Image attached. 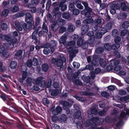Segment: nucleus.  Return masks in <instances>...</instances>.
I'll list each match as a JSON object with an SVG mask.
<instances>
[{"mask_svg":"<svg viewBox=\"0 0 129 129\" xmlns=\"http://www.w3.org/2000/svg\"><path fill=\"white\" fill-rule=\"evenodd\" d=\"M111 82L112 83H114L116 84L119 86H121L123 85L120 80L113 77L111 78Z\"/></svg>","mask_w":129,"mask_h":129,"instance_id":"nucleus-18","label":"nucleus"},{"mask_svg":"<svg viewBox=\"0 0 129 129\" xmlns=\"http://www.w3.org/2000/svg\"><path fill=\"white\" fill-rule=\"evenodd\" d=\"M55 106H53L51 108L52 113L54 115H57L61 113L62 111V108L60 106H57L55 109Z\"/></svg>","mask_w":129,"mask_h":129,"instance_id":"nucleus-8","label":"nucleus"},{"mask_svg":"<svg viewBox=\"0 0 129 129\" xmlns=\"http://www.w3.org/2000/svg\"><path fill=\"white\" fill-rule=\"evenodd\" d=\"M118 112L117 110L116 109H114L113 111L111 112V115H115L114 116L117 115L118 117L119 118L120 120H122L121 119L125 120L126 119L127 117L125 112L123 111H122L121 112L120 117L119 116V114H118Z\"/></svg>","mask_w":129,"mask_h":129,"instance_id":"nucleus-3","label":"nucleus"},{"mask_svg":"<svg viewBox=\"0 0 129 129\" xmlns=\"http://www.w3.org/2000/svg\"><path fill=\"white\" fill-rule=\"evenodd\" d=\"M50 92L51 95L52 96H55L58 95L59 93V91L58 90H52Z\"/></svg>","mask_w":129,"mask_h":129,"instance_id":"nucleus-37","label":"nucleus"},{"mask_svg":"<svg viewBox=\"0 0 129 129\" xmlns=\"http://www.w3.org/2000/svg\"><path fill=\"white\" fill-rule=\"evenodd\" d=\"M119 34L118 30L116 29H114L112 31V35L113 37H115L117 36Z\"/></svg>","mask_w":129,"mask_h":129,"instance_id":"nucleus-42","label":"nucleus"},{"mask_svg":"<svg viewBox=\"0 0 129 129\" xmlns=\"http://www.w3.org/2000/svg\"><path fill=\"white\" fill-rule=\"evenodd\" d=\"M75 28V26L73 25L70 24L68 25L67 29L69 32H73Z\"/></svg>","mask_w":129,"mask_h":129,"instance_id":"nucleus-26","label":"nucleus"},{"mask_svg":"<svg viewBox=\"0 0 129 129\" xmlns=\"http://www.w3.org/2000/svg\"><path fill=\"white\" fill-rule=\"evenodd\" d=\"M113 105L114 106L119 108L120 109L124 108V109L123 111L125 112L126 115H129V109L126 108V105L125 104H118L114 103L113 104Z\"/></svg>","mask_w":129,"mask_h":129,"instance_id":"nucleus-11","label":"nucleus"},{"mask_svg":"<svg viewBox=\"0 0 129 129\" xmlns=\"http://www.w3.org/2000/svg\"><path fill=\"white\" fill-rule=\"evenodd\" d=\"M67 37L65 35L62 36L60 38L59 40V42L60 43L64 44L66 41L67 39Z\"/></svg>","mask_w":129,"mask_h":129,"instance_id":"nucleus-24","label":"nucleus"},{"mask_svg":"<svg viewBox=\"0 0 129 129\" xmlns=\"http://www.w3.org/2000/svg\"><path fill=\"white\" fill-rule=\"evenodd\" d=\"M16 29L19 31H21L23 29V26L18 22L15 21V22Z\"/></svg>","mask_w":129,"mask_h":129,"instance_id":"nucleus-19","label":"nucleus"},{"mask_svg":"<svg viewBox=\"0 0 129 129\" xmlns=\"http://www.w3.org/2000/svg\"><path fill=\"white\" fill-rule=\"evenodd\" d=\"M32 63L31 60L29 59L27 61L26 65L29 67H31L33 65Z\"/></svg>","mask_w":129,"mask_h":129,"instance_id":"nucleus-61","label":"nucleus"},{"mask_svg":"<svg viewBox=\"0 0 129 129\" xmlns=\"http://www.w3.org/2000/svg\"><path fill=\"white\" fill-rule=\"evenodd\" d=\"M113 49L114 50L115 55L118 58H120V53L118 51V50H117L118 49L116 48L115 47H113Z\"/></svg>","mask_w":129,"mask_h":129,"instance_id":"nucleus-31","label":"nucleus"},{"mask_svg":"<svg viewBox=\"0 0 129 129\" xmlns=\"http://www.w3.org/2000/svg\"><path fill=\"white\" fill-rule=\"evenodd\" d=\"M62 104L63 108L66 111L67 113L68 114L71 113L69 109L70 105L69 103L66 101H63L62 102Z\"/></svg>","mask_w":129,"mask_h":129,"instance_id":"nucleus-13","label":"nucleus"},{"mask_svg":"<svg viewBox=\"0 0 129 129\" xmlns=\"http://www.w3.org/2000/svg\"><path fill=\"white\" fill-rule=\"evenodd\" d=\"M97 48L95 49V53L93 56H88L87 57V60L88 63L91 61L92 65L95 66L97 64Z\"/></svg>","mask_w":129,"mask_h":129,"instance_id":"nucleus-4","label":"nucleus"},{"mask_svg":"<svg viewBox=\"0 0 129 129\" xmlns=\"http://www.w3.org/2000/svg\"><path fill=\"white\" fill-rule=\"evenodd\" d=\"M91 78L93 80L95 77V74H97V68H95V72L92 71L91 72Z\"/></svg>","mask_w":129,"mask_h":129,"instance_id":"nucleus-45","label":"nucleus"},{"mask_svg":"<svg viewBox=\"0 0 129 129\" xmlns=\"http://www.w3.org/2000/svg\"><path fill=\"white\" fill-rule=\"evenodd\" d=\"M93 66L91 65H86L85 67V69L89 70H93L94 68Z\"/></svg>","mask_w":129,"mask_h":129,"instance_id":"nucleus-63","label":"nucleus"},{"mask_svg":"<svg viewBox=\"0 0 129 129\" xmlns=\"http://www.w3.org/2000/svg\"><path fill=\"white\" fill-rule=\"evenodd\" d=\"M2 53V56L5 58L8 57L9 55V53L7 52V50Z\"/></svg>","mask_w":129,"mask_h":129,"instance_id":"nucleus-62","label":"nucleus"},{"mask_svg":"<svg viewBox=\"0 0 129 129\" xmlns=\"http://www.w3.org/2000/svg\"><path fill=\"white\" fill-rule=\"evenodd\" d=\"M128 30L126 29H124L120 32V36L121 37H123L128 32Z\"/></svg>","mask_w":129,"mask_h":129,"instance_id":"nucleus-51","label":"nucleus"},{"mask_svg":"<svg viewBox=\"0 0 129 129\" xmlns=\"http://www.w3.org/2000/svg\"><path fill=\"white\" fill-rule=\"evenodd\" d=\"M70 14L68 12L62 14V16L63 18L68 19L70 18Z\"/></svg>","mask_w":129,"mask_h":129,"instance_id":"nucleus-43","label":"nucleus"},{"mask_svg":"<svg viewBox=\"0 0 129 129\" xmlns=\"http://www.w3.org/2000/svg\"><path fill=\"white\" fill-rule=\"evenodd\" d=\"M7 104L8 105L10 106L9 109L15 113H17L18 112V109L16 108L11 106V104L9 102H8L7 103Z\"/></svg>","mask_w":129,"mask_h":129,"instance_id":"nucleus-22","label":"nucleus"},{"mask_svg":"<svg viewBox=\"0 0 129 129\" xmlns=\"http://www.w3.org/2000/svg\"><path fill=\"white\" fill-rule=\"evenodd\" d=\"M42 101L43 104L45 105H48L50 103L49 101L46 98H44L43 99Z\"/></svg>","mask_w":129,"mask_h":129,"instance_id":"nucleus-55","label":"nucleus"},{"mask_svg":"<svg viewBox=\"0 0 129 129\" xmlns=\"http://www.w3.org/2000/svg\"><path fill=\"white\" fill-rule=\"evenodd\" d=\"M65 58L64 57H62L60 59H58L56 62V65L58 67H61L63 65L64 62H66Z\"/></svg>","mask_w":129,"mask_h":129,"instance_id":"nucleus-17","label":"nucleus"},{"mask_svg":"<svg viewBox=\"0 0 129 129\" xmlns=\"http://www.w3.org/2000/svg\"><path fill=\"white\" fill-rule=\"evenodd\" d=\"M33 20V17L30 18H25V22L28 24H24L25 28L27 29H29L31 27V24H30Z\"/></svg>","mask_w":129,"mask_h":129,"instance_id":"nucleus-12","label":"nucleus"},{"mask_svg":"<svg viewBox=\"0 0 129 129\" xmlns=\"http://www.w3.org/2000/svg\"><path fill=\"white\" fill-rule=\"evenodd\" d=\"M100 65L103 67H105L106 66L107 64L106 61L103 59H101L99 61Z\"/></svg>","mask_w":129,"mask_h":129,"instance_id":"nucleus-25","label":"nucleus"},{"mask_svg":"<svg viewBox=\"0 0 129 129\" xmlns=\"http://www.w3.org/2000/svg\"><path fill=\"white\" fill-rule=\"evenodd\" d=\"M22 53L23 51L21 50L16 51H15V57H17L21 56Z\"/></svg>","mask_w":129,"mask_h":129,"instance_id":"nucleus-36","label":"nucleus"},{"mask_svg":"<svg viewBox=\"0 0 129 129\" xmlns=\"http://www.w3.org/2000/svg\"><path fill=\"white\" fill-rule=\"evenodd\" d=\"M66 30V28L64 26L60 27L59 29V33L62 34L65 32Z\"/></svg>","mask_w":129,"mask_h":129,"instance_id":"nucleus-56","label":"nucleus"},{"mask_svg":"<svg viewBox=\"0 0 129 129\" xmlns=\"http://www.w3.org/2000/svg\"><path fill=\"white\" fill-rule=\"evenodd\" d=\"M89 28V26L87 24L83 25L81 28V33L82 35H85L88 31Z\"/></svg>","mask_w":129,"mask_h":129,"instance_id":"nucleus-16","label":"nucleus"},{"mask_svg":"<svg viewBox=\"0 0 129 129\" xmlns=\"http://www.w3.org/2000/svg\"><path fill=\"white\" fill-rule=\"evenodd\" d=\"M93 19L91 18H89L87 19H86L84 21V22L85 23L89 24L91 23V24L92 25V26H94L92 25V23L93 22H95L96 20H95L94 21H92Z\"/></svg>","mask_w":129,"mask_h":129,"instance_id":"nucleus-33","label":"nucleus"},{"mask_svg":"<svg viewBox=\"0 0 129 129\" xmlns=\"http://www.w3.org/2000/svg\"><path fill=\"white\" fill-rule=\"evenodd\" d=\"M120 7L122 10L129 13V4L126 1H123L121 3Z\"/></svg>","mask_w":129,"mask_h":129,"instance_id":"nucleus-9","label":"nucleus"},{"mask_svg":"<svg viewBox=\"0 0 129 129\" xmlns=\"http://www.w3.org/2000/svg\"><path fill=\"white\" fill-rule=\"evenodd\" d=\"M80 94L82 95L85 96H94L95 95V94L94 93L90 92V89L87 88L86 89V91H81L80 92Z\"/></svg>","mask_w":129,"mask_h":129,"instance_id":"nucleus-15","label":"nucleus"},{"mask_svg":"<svg viewBox=\"0 0 129 129\" xmlns=\"http://www.w3.org/2000/svg\"><path fill=\"white\" fill-rule=\"evenodd\" d=\"M32 80V79L31 77H29L26 79V82L29 86H30L31 85Z\"/></svg>","mask_w":129,"mask_h":129,"instance_id":"nucleus-52","label":"nucleus"},{"mask_svg":"<svg viewBox=\"0 0 129 129\" xmlns=\"http://www.w3.org/2000/svg\"><path fill=\"white\" fill-rule=\"evenodd\" d=\"M99 115L100 116H103L105 115L106 113V111H105L104 109L102 111H100L98 113Z\"/></svg>","mask_w":129,"mask_h":129,"instance_id":"nucleus-60","label":"nucleus"},{"mask_svg":"<svg viewBox=\"0 0 129 129\" xmlns=\"http://www.w3.org/2000/svg\"><path fill=\"white\" fill-rule=\"evenodd\" d=\"M83 40L81 38H79L78 39L77 42V44L78 46H81L83 43Z\"/></svg>","mask_w":129,"mask_h":129,"instance_id":"nucleus-47","label":"nucleus"},{"mask_svg":"<svg viewBox=\"0 0 129 129\" xmlns=\"http://www.w3.org/2000/svg\"><path fill=\"white\" fill-rule=\"evenodd\" d=\"M67 50L68 52H71L70 54V61H71L76 56V54L78 53V48L75 46H73L67 48Z\"/></svg>","mask_w":129,"mask_h":129,"instance_id":"nucleus-2","label":"nucleus"},{"mask_svg":"<svg viewBox=\"0 0 129 129\" xmlns=\"http://www.w3.org/2000/svg\"><path fill=\"white\" fill-rule=\"evenodd\" d=\"M17 66V63L15 61H11L10 64V67L12 69L15 68Z\"/></svg>","mask_w":129,"mask_h":129,"instance_id":"nucleus-27","label":"nucleus"},{"mask_svg":"<svg viewBox=\"0 0 129 129\" xmlns=\"http://www.w3.org/2000/svg\"><path fill=\"white\" fill-rule=\"evenodd\" d=\"M129 100V95L123 96L120 98V100L122 102H126Z\"/></svg>","mask_w":129,"mask_h":129,"instance_id":"nucleus-35","label":"nucleus"},{"mask_svg":"<svg viewBox=\"0 0 129 129\" xmlns=\"http://www.w3.org/2000/svg\"><path fill=\"white\" fill-rule=\"evenodd\" d=\"M82 80L86 83H89L90 81V78L89 77H85L84 76H82Z\"/></svg>","mask_w":129,"mask_h":129,"instance_id":"nucleus-32","label":"nucleus"},{"mask_svg":"<svg viewBox=\"0 0 129 129\" xmlns=\"http://www.w3.org/2000/svg\"><path fill=\"white\" fill-rule=\"evenodd\" d=\"M49 68V66L48 64L46 63H44L42 65V70L45 72L47 71Z\"/></svg>","mask_w":129,"mask_h":129,"instance_id":"nucleus-28","label":"nucleus"},{"mask_svg":"<svg viewBox=\"0 0 129 129\" xmlns=\"http://www.w3.org/2000/svg\"><path fill=\"white\" fill-rule=\"evenodd\" d=\"M48 47H45L43 50V53L44 54L47 55L49 53H51V51L48 46H47Z\"/></svg>","mask_w":129,"mask_h":129,"instance_id":"nucleus-38","label":"nucleus"},{"mask_svg":"<svg viewBox=\"0 0 129 129\" xmlns=\"http://www.w3.org/2000/svg\"><path fill=\"white\" fill-rule=\"evenodd\" d=\"M43 79L42 77H39L36 79H34V81L36 85H39Z\"/></svg>","mask_w":129,"mask_h":129,"instance_id":"nucleus-30","label":"nucleus"},{"mask_svg":"<svg viewBox=\"0 0 129 129\" xmlns=\"http://www.w3.org/2000/svg\"><path fill=\"white\" fill-rule=\"evenodd\" d=\"M122 26L123 28H124L128 27L129 26V22L127 21L124 22L122 23Z\"/></svg>","mask_w":129,"mask_h":129,"instance_id":"nucleus-49","label":"nucleus"},{"mask_svg":"<svg viewBox=\"0 0 129 129\" xmlns=\"http://www.w3.org/2000/svg\"><path fill=\"white\" fill-rule=\"evenodd\" d=\"M105 120L103 118H99L97 117V125L102 124L104 122Z\"/></svg>","mask_w":129,"mask_h":129,"instance_id":"nucleus-54","label":"nucleus"},{"mask_svg":"<svg viewBox=\"0 0 129 129\" xmlns=\"http://www.w3.org/2000/svg\"><path fill=\"white\" fill-rule=\"evenodd\" d=\"M92 24L94 26V27L92 26V31H89L87 34L89 37H94V32L96 31L97 30V21L92 22Z\"/></svg>","mask_w":129,"mask_h":129,"instance_id":"nucleus-7","label":"nucleus"},{"mask_svg":"<svg viewBox=\"0 0 129 129\" xmlns=\"http://www.w3.org/2000/svg\"><path fill=\"white\" fill-rule=\"evenodd\" d=\"M60 7V10L62 11H64L66 10L67 8V6L66 5L60 4L59 6Z\"/></svg>","mask_w":129,"mask_h":129,"instance_id":"nucleus-48","label":"nucleus"},{"mask_svg":"<svg viewBox=\"0 0 129 129\" xmlns=\"http://www.w3.org/2000/svg\"><path fill=\"white\" fill-rule=\"evenodd\" d=\"M95 37H89L87 40V42L89 44H93L95 40Z\"/></svg>","mask_w":129,"mask_h":129,"instance_id":"nucleus-44","label":"nucleus"},{"mask_svg":"<svg viewBox=\"0 0 129 129\" xmlns=\"http://www.w3.org/2000/svg\"><path fill=\"white\" fill-rule=\"evenodd\" d=\"M9 12V11L8 9H4L1 13V15L3 16L6 17L8 15Z\"/></svg>","mask_w":129,"mask_h":129,"instance_id":"nucleus-34","label":"nucleus"},{"mask_svg":"<svg viewBox=\"0 0 129 129\" xmlns=\"http://www.w3.org/2000/svg\"><path fill=\"white\" fill-rule=\"evenodd\" d=\"M97 39L101 38L103 35L107 31V29L104 27H101L97 25Z\"/></svg>","mask_w":129,"mask_h":129,"instance_id":"nucleus-5","label":"nucleus"},{"mask_svg":"<svg viewBox=\"0 0 129 129\" xmlns=\"http://www.w3.org/2000/svg\"><path fill=\"white\" fill-rule=\"evenodd\" d=\"M104 46L105 49L108 51L110 50L112 48L113 49V45L112 46L108 43L105 44Z\"/></svg>","mask_w":129,"mask_h":129,"instance_id":"nucleus-29","label":"nucleus"},{"mask_svg":"<svg viewBox=\"0 0 129 129\" xmlns=\"http://www.w3.org/2000/svg\"><path fill=\"white\" fill-rule=\"evenodd\" d=\"M75 1L73 2L74 4H76V6L78 9H82L83 8V7L81 4V2L79 0H73Z\"/></svg>","mask_w":129,"mask_h":129,"instance_id":"nucleus-20","label":"nucleus"},{"mask_svg":"<svg viewBox=\"0 0 129 129\" xmlns=\"http://www.w3.org/2000/svg\"><path fill=\"white\" fill-rule=\"evenodd\" d=\"M121 40V38L120 37L118 36L115 37L114 39V41L115 43L113 45V47H115L117 49L119 48L120 47L119 43L120 42Z\"/></svg>","mask_w":129,"mask_h":129,"instance_id":"nucleus-14","label":"nucleus"},{"mask_svg":"<svg viewBox=\"0 0 129 129\" xmlns=\"http://www.w3.org/2000/svg\"><path fill=\"white\" fill-rule=\"evenodd\" d=\"M104 49L103 47H99L97 48V54H101L104 51Z\"/></svg>","mask_w":129,"mask_h":129,"instance_id":"nucleus-59","label":"nucleus"},{"mask_svg":"<svg viewBox=\"0 0 129 129\" xmlns=\"http://www.w3.org/2000/svg\"><path fill=\"white\" fill-rule=\"evenodd\" d=\"M85 9L82 10L81 12L82 15H84L87 17H89L90 16V12L92 11V9L88 6L85 8Z\"/></svg>","mask_w":129,"mask_h":129,"instance_id":"nucleus-10","label":"nucleus"},{"mask_svg":"<svg viewBox=\"0 0 129 129\" xmlns=\"http://www.w3.org/2000/svg\"><path fill=\"white\" fill-rule=\"evenodd\" d=\"M57 42L56 41L53 40H51L50 42V44L46 43V45L48 46L51 51V54H52L54 51L55 47L56 46Z\"/></svg>","mask_w":129,"mask_h":129,"instance_id":"nucleus-6","label":"nucleus"},{"mask_svg":"<svg viewBox=\"0 0 129 129\" xmlns=\"http://www.w3.org/2000/svg\"><path fill=\"white\" fill-rule=\"evenodd\" d=\"M59 7H56L54 8L53 10V12L54 13L55 15L57 16L59 13Z\"/></svg>","mask_w":129,"mask_h":129,"instance_id":"nucleus-40","label":"nucleus"},{"mask_svg":"<svg viewBox=\"0 0 129 129\" xmlns=\"http://www.w3.org/2000/svg\"><path fill=\"white\" fill-rule=\"evenodd\" d=\"M25 15V13L23 12H21L18 13L14 15V17L16 18H18L22 17Z\"/></svg>","mask_w":129,"mask_h":129,"instance_id":"nucleus-39","label":"nucleus"},{"mask_svg":"<svg viewBox=\"0 0 129 129\" xmlns=\"http://www.w3.org/2000/svg\"><path fill=\"white\" fill-rule=\"evenodd\" d=\"M33 62V65L34 66H36L38 64V60L37 58L35 57H34L33 60L32 61Z\"/></svg>","mask_w":129,"mask_h":129,"instance_id":"nucleus-58","label":"nucleus"},{"mask_svg":"<svg viewBox=\"0 0 129 129\" xmlns=\"http://www.w3.org/2000/svg\"><path fill=\"white\" fill-rule=\"evenodd\" d=\"M102 95L106 98H109V94L106 91H103L101 93Z\"/></svg>","mask_w":129,"mask_h":129,"instance_id":"nucleus-50","label":"nucleus"},{"mask_svg":"<svg viewBox=\"0 0 129 129\" xmlns=\"http://www.w3.org/2000/svg\"><path fill=\"white\" fill-rule=\"evenodd\" d=\"M67 119V117L66 115L64 114L61 115L59 117V121L62 123H64Z\"/></svg>","mask_w":129,"mask_h":129,"instance_id":"nucleus-21","label":"nucleus"},{"mask_svg":"<svg viewBox=\"0 0 129 129\" xmlns=\"http://www.w3.org/2000/svg\"><path fill=\"white\" fill-rule=\"evenodd\" d=\"M81 112L78 110L74 114L73 116L74 118L78 119L81 116Z\"/></svg>","mask_w":129,"mask_h":129,"instance_id":"nucleus-23","label":"nucleus"},{"mask_svg":"<svg viewBox=\"0 0 129 129\" xmlns=\"http://www.w3.org/2000/svg\"><path fill=\"white\" fill-rule=\"evenodd\" d=\"M4 37L5 40L8 41H9L11 40V34H8L6 35H4Z\"/></svg>","mask_w":129,"mask_h":129,"instance_id":"nucleus-46","label":"nucleus"},{"mask_svg":"<svg viewBox=\"0 0 129 129\" xmlns=\"http://www.w3.org/2000/svg\"><path fill=\"white\" fill-rule=\"evenodd\" d=\"M113 68V67L112 66L110 65H108L106 68V71H107L108 72H110L111 71Z\"/></svg>","mask_w":129,"mask_h":129,"instance_id":"nucleus-64","label":"nucleus"},{"mask_svg":"<svg viewBox=\"0 0 129 129\" xmlns=\"http://www.w3.org/2000/svg\"><path fill=\"white\" fill-rule=\"evenodd\" d=\"M73 12V14L75 15H78L80 13V11L77 9H74L72 11Z\"/></svg>","mask_w":129,"mask_h":129,"instance_id":"nucleus-53","label":"nucleus"},{"mask_svg":"<svg viewBox=\"0 0 129 129\" xmlns=\"http://www.w3.org/2000/svg\"><path fill=\"white\" fill-rule=\"evenodd\" d=\"M42 29L44 32L47 33H48V29L47 27L46 23L44 22L43 23Z\"/></svg>","mask_w":129,"mask_h":129,"instance_id":"nucleus-41","label":"nucleus"},{"mask_svg":"<svg viewBox=\"0 0 129 129\" xmlns=\"http://www.w3.org/2000/svg\"><path fill=\"white\" fill-rule=\"evenodd\" d=\"M90 112L92 114L97 115V109L96 107H93L90 110Z\"/></svg>","mask_w":129,"mask_h":129,"instance_id":"nucleus-57","label":"nucleus"},{"mask_svg":"<svg viewBox=\"0 0 129 129\" xmlns=\"http://www.w3.org/2000/svg\"><path fill=\"white\" fill-rule=\"evenodd\" d=\"M106 123H111L115 126L114 128L115 129H119L123 125L124 123L122 120H120L117 115L114 116L112 117L107 116L105 119Z\"/></svg>","mask_w":129,"mask_h":129,"instance_id":"nucleus-1","label":"nucleus"}]
</instances>
